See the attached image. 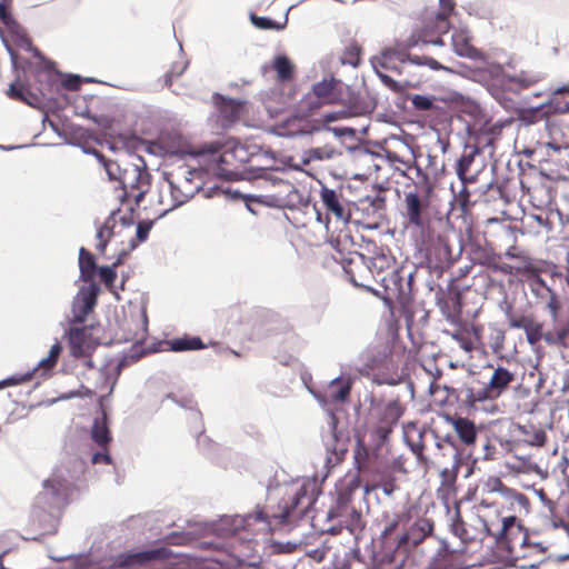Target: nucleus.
I'll return each mask as SVG.
<instances>
[{
    "label": "nucleus",
    "instance_id": "11",
    "mask_svg": "<svg viewBox=\"0 0 569 569\" xmlns=\"http://www.w3.org/2000/svg\"><path fill=\"white\" fill-rule=\"evenodd\" d=\"M147 316L143 310H137L123 323V339L126 341H142L147 336Z\"/></svg>",
    "mask_w": 569,
    "mask_h": 569
},
{
    "label": "nucleus",
    "instance_id": "40",
    "mask_svg": "<svg viewBox=\"0 0 569 569\" xmlns=\"http://www.w3.org/2000/svg\"><path fill=\"white\" fill-rule=\"evenodd\" d=\"M548 307L551 311V315L553 318L557 317V310H558V303L553 296H551L550 301L548 302Z\"/></svg>",
    "mask_w": 569,
    "mask_h": 569
},
{
    "label": "nucleus",
    "instance_id": "32",
    "mask_svg": "<svg viewBox=\"0 0 569 569\" xmlns=\"http://www.w3.org/2000/svg\"><path fill=\"white\" fill-rule=\"evenodd\" d=\"M433 98L423 94H415L411 98L413 107L418 110H430L433 107Z\"/></svg>",
    "mask_w": 569,
    "mask_h": 569
},
{
    "label": "nucleus",
    "instance_id": "17",
    "mask_svg": "<svg viewBox=\"0 0 569 569\" xmlns=\"http://www.w3.org/2000/svg\"><path fill=\"white\" fill-rule=\"evenodd\" d=\"M69 345L72 356H83L92 347L89 330L87 328H71L69 331Z\"/></svg>",
    "mask_w": 569,
    "mask_h": 569
},
{
    "label": "nucleus",
    "instance_id": "20",
    "mask_svg": "<svg viewBox=\"0 0 569 569\" xmlns=\"http://www.w3.org/2000/svg\"><path fill=\"white\" fill-rule=\"evenodd\" d=\"M61 350L62 347L59 342L53 343L49 350L48 356L42 358L31 372L34 373L37 371H41L42 376L50 373L58 362Z\"/></svg>",
    "mask_w": 569,
    "mask_h": 569
},
{
    "label": "nucleus",
    "instance_id": "25",
    "mask_svg": "<svg viewBox=\"0 0 569 569\" xmlns=\"http://www.w3.org/2000/svg\"><path fill=\"white\" fill-rule=\"evenodd\" d=\"M217 103L220 104V113L221 117L224 118L228 122L237 119L240 114L242 106L234 100H226L223 98L220 101L217 100Z\"/></svg>",
    "mask_w": 569,
    "mask_h": 569
},
{
    "label": "nucleus",
    "instance_id": "13",
    "mask_svg": "<svg viewBox=\"0 0 569 569\" xmlns=\"http://www.w3.org/2000/svg\"><path fill=\"white\" fill-rule=\"evenodd\" d=\"M451 44L453 51L465 58L476 59L479 53L470 43V34L466 27L455 29L451 36Z\"/></svg>",
    "mask_w": 569,
    "mask_h": 569
},
{
    "label": "nucleus",
    "instance_id": "34",
    "mask_svg": "<svg viewBox=\"0 0 569 569\" xmlns=\"http://www.w3.org/2000/svg\"><path fill=\"white\" fill-rule=\"evenodd\" d=\"M99 277L108 288H111L117 278V272L113 267H101L99 269Z\"/></svg>",
    "mask_w": 569,
    "mask_h": 569
},
{
    "label": "nucleus",
    "instance_id": "46",
    "mask_svg": "<svg viewBox=\"0 0 569 569\" xmlns=\"http://www.w3.org/2000/svg\"><path fill=\"white\" fill-rule=\"evenodd\" d=\"M319 107V103L311 102L309 111H312L313 109H317Z\"/></svg>",
    "mask_w": 569,
    "mask_h": 569
},
{
    "label": "nucleus",
    "instance_id": "28",
    "mask_svg": "<svg viewBox=\"0 0 569 569\" xmlns=\"http://www.w3.org/2000/svg\"><path fill=\"white\" fill-rule=\"evenodd\" d=\"M202 348L203 345L197 337L176 339L170 342V349L172 351L199 350Z\"/></svg>",
    "mask_w": 569,
    "mask_h": 569
},
{
    "label": "nucleus",
    "instance_id": "54",
    "mask_svg": "<svg viewBox=\"0 0 569 569\" xmlns=\"http://www.w3.org/2000/svg\"><path fill=\"white\" fill-rule=\"evenodd\" d=\"M388 431L387 430H381V437L385 438L387 436Z\"/></svg>",
    "mask_w": 569,
    "mask_h": 569
},
{
    "label": "nucleus",
    "instance_id": "53",
    "mask_svg": "<svg viewBox=\"0 0 569 569\" xmlns=\"http://www.w3.org/2000/svg\"><path fill=\"white\" fill-rule=\"evenodd\" d=\"M567 90H568L567 88H559V89L557 90V93H560V92H563V91H567Z\"/></svg>",
    "mask_w": 569,
    "mask_h": 569
},
{
    "label": "nucleus",
    "instance_id": "18",
    "mask_svg": "<svg viewBox=\"0 0 569 569\" xmlns=\"http://www.w3.org/2000/svg\"><path fill=\"white\" fill-rule=\"evenodd\" d=\"M321 200L326 208L335 214V217L343 222H348L349 214L346 213L343 207L341 206L338 194L335 192V190L329 188H322L321 192Z\"/></svg>",
    "mask_w": 569,
    "mask_h": 569
},
{
    "label": "nucleus",
    "instance_id": "22",
    "mask_svg": "<svg viewBox=\"0 0 569 569\" xmlns=\"http://www.w3.org/2000/svg\"><path fill=\"white\" fill-rule=\"evenodd\" d=\"M333 84V79H325L316 83L312 89V96H308L305 102L309 103V100H311L313 96L317 97L321 102L330 101Z\"/></svg>",
    "mask_w": 569,
    "mask_h": 569
},
{
    "label": "nucleus",
    "instance_id": "27",
    "mask_svg": "<svg viewBox=\"0 0 569 569\" xmlns=\"http://www.w3.org/2000/svg\"><path fill=\"white\" fill-rule=\"evenodd\" d=\"M113 227H114V219L109 218L108 220H106L103 226L98 230V233H97L98 243L96 246L98 251L104 252L107 243L111 239Z\"/></svg>",
    "mask_w": 569,
    "mask_h": 569
},
{
    "label": "nucleus",
    "instance_id": "52",
    "mask_svg": "<svg viewBox=\"0 0 569 569\" xmlns=\"http://www.w3.org/2000/svg\"><path fill=\"white\" fill-rule=\"evenodd\" d=\"M222 523H223V525H229V523H230V518H226V519H223V520H222Z\"/></svg>",
    "mask_w": 569,
    "mask_h": 569
},
{
    "label": "nucleus",
    "instance_id": "36",
    "mask_svg": "<svg viewBox=\"0 0 569 569\" xmlns=\"http://www.w3.org/2000/svg\"><path fill=\"white\" fill-rule=\"evenodd\" d=\"M8 96L14 99H21L29 104H33L32 100L26 97L24 89L18 88L17 84L12 83L8 90Z\"/></svg>",
    "mask_w": 569,
    "mask_h": 569
},
{
    "label": "nucleus",
    "instance_id": "21",
    "mask_svg": "<svg viewBox=\"0 0 569 569\" xmlns=\"http://www.w3.org/2000/svg\"><path fill=\"white\" fill-rule=\"evenodd\" d=\"M407 217L410 223L420 227L421 221V203L416 193L409 192L405 197Z\"/></svg>",
    "mask_w": 569,
    "mask_h": 569
},
{
    "label": "nucleus",
    "instance_id": "4",
    "mask_svg": "<svg viewBox=\"0 0 569 569\" xmlns=\"http://www.w3.org/2000/svg\"><path fill=\"white\" fill-rule=\"evenodd\" d=\"M349 117V112L346 110H339L335 112H328L322 116L321 119L316 120V124L310 128L308 122L301 117L296 116L291 119H288L284 122V129L286 131L282 134L287 136H299V134H306L311 133L312 131H318L321 129L331 131L337 137H345V136H353L355 130L347 127H333L331 128L329 124L339 120L347 119Z\"/></svg>",
    "mask_w": 569,
    "mask_h": 569
},
{
    "label": "nucleus",
    "instance_id": "7",
    "mask_svg": "<svg viewBox=\"0 0 569 569\" xmlns=\"http://www.w3.org/2000/svg\"><path fill=\"white\" fill-rule=\"evenodd\" d=\"M512 380L513 373L503 367H498L493 370L486 387L470 390L469 399L471 402L495 400L501 396Z\"/></svg>",
    "mask_w": 569,
    "mask_h": 569
},
{
    "label": "nucleus",
    "instance_id": "15",
    "mask_svg": "<svg viewBox=\"0 0 569 569\" xmlns=\"http://www.w3.org/2000/svg\"><path fill=\"white\" fill-rule=\"evenodd\" d=\"M409 56L403 50L388 48L385 49L379 56L371 59L373 69H389L396 70L399 63L405 62Z\"/></svg>",
    "mask_w": 569,
    "mask_h": 569
},
{
    "label": "nucleus",
    "instance_id": "16",
    "mask_svg": "<svg viewBox=\"0 0 569 569\" xmlns=\"http://www.w3.org/2000/svg\"><path fill=\"white\" fill-rule=\"evenodd\" d=\"M300 193L290 182H281L280 191L269 197L267 202L273 207H295L300 202Z\"/></svg>",
    "mask_w": 569,
    "mask_h": 569
},
{
    "label": "nucleus",
    "instance_id": "14",
    "mask_svg": "<svg viewBox=\"0 0 569 569\" xmlns=\"http://www.w3.org/2000/svg\"><path fill=\"white\" fill-rule=\"evenodd\" d=\"M69 480L63 470H56L44 480L43 489L46 493L52 495L57 500H64L68 497Z\"/></svg>",
    "mask_w": 569,
    "mask_h": 569
},
{
    "label": "nucleus",
    "instance_id": "23",
    "mask_svg": "<svg viewBox=\"0 0 569 569\" xmlns=\"http://www.w3.org/2000/svg\"><path fill=\"white\" fill-rule=\"evenodd\" d=\"M270 67L276 70L278 78L280 80H288L290 79L292 71H293V64L291 61L283 54H278L273 58Z\"/></svg>",
    "mask_w": 569,
    "mask_h": 569
},
{
    "label": "nucleus",
    "instance_id": "19",
    "mask_svg": "<svg viewBox=\"0 0 569 569\" xmlns=\"http://www.w3.org/2000/svg\"><path fill=\"white\" fill-rule=\"evenodd\" d=\"M452 426L459 438L466 445H472L477 437L476 427L472 421L466 418H458L452 421Z\"/></svg>",
    "mask_w": 569,
    "mask_h": 569
},
{
    "label": "nucleus",
    "instance_id": "29",
    "mask_svg": "<svg viewBox=\"0 0 569 569\" xmlns=\"http://www.w3.org/2000/svg\"><path fill=\"white\" fill-rule=\"evenodd\" d=\"M250 20L254 27L262 29V30H269V29L282 30L288 22V17L286 16L283 22H281V23L276 22L269 18L258 17L254 14L250 16Z\"/></svg>",
    "mask_w": 569,
    "mask_h": 569
},
{
    "label": "nucleus",
    "instance_id": "56",
    "mask_svg": "<svg viewBox=\"0 0 569 569\" xmlns=\"http://www.w3.org/2000/svg\"><path fill=\"white\" fill-rule=\"evenodd\" d=\"M133 173H137L140 177V173H138L137 169H133Z\"/></svg>",
    "mask_w": 569,
    "mask_h": 569
},
{
    "label": "nucleus",
    "instance_id": "8",
    "mask_svg": "<svg viewBox=\"0 0 569 569\" xmlns=\"http://www.w3.org/2000/svg\"><path fill=\"white\" fill-rule=\"evenodd\" d=\"M440 3V12L437 13L435 22L432 24H428L426 27V30L422 34V41L425 43L436 44V46H443L442 39H432L429 38L432 33H446L449 29L448 23V13L452 11L453 4L451 0H439Z\"/></svg>",
    "mask_w": 569,
    "mask_h": 569
},
{
    "label": "nucleus",
    "instance_id": "41",
    "mask_svg": "<svg viewBox=\"0 0 569 569\" xmlns=\"http://www.w3.org/2000/svg\"><path fill=\"white\" fill-rule=\"evenodd\" d=\"M186 63H183L181 67L177 68V67H173L172 70L169 72L168 74V79L170 80L172 76H180L183 70L186 69Z\"/></svg>",
    "mask_w": 569,
    "mask_h": 569
},
{
    "label": "nucleus",
    "instance_id": "9",
    "mask_svg": "<svg viewBox=\"0 0 569 569\" xmlns=\"http://www.w3.org/2000/svg\"><path fill=\"white\" fill-rule=\"evenodd\" d=\"M97 291L93 284L79 290L72 302V316L74 321H84L96 303Z\"/></svg>",
    "mask_w": 569,
    "mask_h": 569
},
{
    "label": "nucleus",
    "instance_id": "1",
    "mask_svg": "<svg viewBox=\"0 0 569 569\" xmlns=\"http://www.w3.org/2000/svg\"><path fill=\"white\" fill-rule=\"evenodd\" d=\"M316 483L311 480H298L286 488L284 498L279 505V511L271 515L257 510L246 517L233 519L234 529L240 526L260 525L259 530H271L274 526L284 523L291 517H302L316 501Z\"/></svg>",
    "mask_w": 569,
    "mask_h": 569
},
{
    "label": "nucleus",
    "instance_id": "5",
    "mask_svg": "<svg viewBox=\"0 0 569 569\" xmlns=\"http://www.w3.org/2000/svg\"><path fill=\"white\" fill-rule=\"evenodd\" d=\"M0 19L6 27V31H2L0 29V37L2 43L4 44L6 49L8 50L11 57L12 66L17 68L18 57L12 44L27 51H34V49L32 48L31 42L24 34L23 30L16 23V21L11 17L10 12L8 11L6 2L0 3Z\"/></svg>",
    "mask_w": 569,
    "mask_h": 569
},
{
    "label": "nucleus",
    "instance_id": "50",
    "mask_svg": "<svg viewBox=\"0 0 569 569\" xmlns=\"http://www.w3.org/2000/svg\"><path fill=\"white\" fill-rule=\"evenodd\" d=\"M561 111H569V103H567L563 108L560 109Z\"/></svg>",
    "mask_w": 569,
    "mask_h": 569
},
{
    "label": "nucleus",
    "instance_id": "33",
    "mask_svg": "<svg viewBox=\"0 0 569 569\" xmlns=\"http://www.w3.org/2000/svg\"><path fill=\"white\" fill-rule=\"evenodd\" d=\"M33 376V372H27L23 375H14L0 381V389L9 386H17L29 381Z\"/></svg>",
    "mask_w": 569,
    "mask_h": 569
},
{
    "label": "nucleus",
    "instance_id": "3",
    "mask_svg": "<svg viewBox=\"0 0 569 569\" xmlns=\"http://www.w3.org/2000/svg\"><path fill=\"white\" fill-rule=\"evenodd\" d=\"M248 161V149L237 142H228L219 151L200 154V162L206 163V171L224 179H233L238 174L239 166Z\"/></svg>",
    "mask_w": 569,
    "mask_h": 569
},
{
    "label": "nucleus",
    "instance_id": "43",
    "mask_svg": "<svg viewBox=\"0 0 569 569\" xmlns=\"http://www.w3.org/2000/svg\"><path fill=\"white\" fill-rule=\"evenodd\" d=\"M501 67L499 64H491L489 67V73L492 76V77H499V74L501 73Z\"/></svg>",
    "mask_w": 569,
    "mask_h": 569
},
{
    "label": "nucleus",
    "instance_id": "45",
    "mask_svg": "<svg viewBox=\"0 0 569 569\" xmlns=\"http://www.w3.org/2000/svg\"><path fill=\"white\" fill-rule=\"evenodd\" d=\"M122 183H123V187H124V188H128L129 186H130L132 189L134 188V184H133V183L128 182L126 177L122 179Z\"/></svg>",
    "mask_w": 569,
    "mask_h": 569
},
{
    "label": "nucleus",
    "instance_id": "10",
    "mask_svg": "<svg viewBox=\"0 0 569 569\" xmlns=\"http://www.w3.org/2000/svg\"><path fill=\"white\" fill-rule=\"evenodd\" d=\"M350 392V382L341 378L331 380L322 393L312 392L322 405L338 403L347 400Z\"/></svg>",
    "mask_w": 569,
    "mask_h": 569
},
{
    "label": "nucleus",
    "instance_id": "26",
    "mask_svg": "<svg viewBox=\"0 0 569 569\" xmlns=\"http://www.w3.org/2000/svg\"><path fill=\"white\" fill-rule=\"evenodd\" d=\"M91 436H92V439L98 445H101V446L108 443V441L110 440L109 430H108V427H107L104 413L102 415L101 418H97L94 420V423H93V427H92V431H91Z\"/></svg>",
    "mask_w": 569,
    "mask_h": 569
},
{
    "label": "nucleus",
    "instance_id": "24",
    "mask_svg": "<svg viewBox=\"0 0 569 569\" xmlns=\"http://www.w3.org/2000/svg\"><path fill=\"white\" fill-rule=\"evenodd\" d=\"M79 267L81 271V277L84 280H91L94 276L96 263L93 257L90 252L86 251L83 248L80 249L79 252Z\"/></svg>",
    "mask_w": 569,
    "mask_h": 569
},
{
    "label": "nucleus",
    "instance_id": "2",
    "mask_svg": "<svg viewBox=\"0 0 569 569\" xmlns=\"http://www.w3.org/2000/svg\"><path fill=\"white\" fill-rule=\"evenodd\" d=\"M516 526V517L509 516L502 519V528L498 542L505 547L508 552V560L512 566L520 569L537 568L540 559L536 557L532 561H526L527 557L541 556L543 550L539 545H527L525 536L517 529L512 538H509V531Z\"/></svg>",
    "mask_w": 569,
    "mask_h": 569
},
{
    "label": "nucleus",
    "instance_id": "48",
    "mask_svg": "<svg viewBox=\"0 0 569 569\" xmlns=\"http://www.w3.org/2000/svg\"><path fill=\"white\" fill-rule=\"evenodd\" d=\"M315 157H317L318 159H321L322 156L320 154L319 150H315Z\"/></svg>",
    "mask_w": 569,
    "mask_h": 569
},
{
    "label": "nucleus",
    "instance_id": "30",
    "mask_svg": "<svg viewBox=\"0 0 569 569\" xmlns=\"http://www.w3.org/2000/svg\"><path fill=\"white\" fill-rule=\"evenodd\" d=\"M408 60L417 66H428L432 70H449L447 67L439 63L437 60L430 58V57H419V56H412L409 57Z\"/></svg>",
    "mask_w": 569,
    "mask_h": 569
},
{
    "label": "nucleus",
    "instance_id": "49",
    "mask_svg": "<svg viewBox=\"0 0 569 569\" xmlns=\"http://www.w3.org/2000/svg\"><path fill=\"white\" fill-rule=\"evenodd\" d=\"M142 193H143L142 191H139L137 194H134V197L137 198V200H138V201H139V200H140V198L142 197Z\"/></svg>",
    "mask_w": 569,
    "mask_h": 569
},
{
    "label": "nucleus",
    "instance_id": "51",
    "mask_svg": "<svg viewBox=\"0 0 569 569\" xmlns=\"http://www.w3.org/2000/svg\"><path fill=\"white\" fill-rule=\"evenodd\" d=\"M535 218H536V220H537L540 224L542 223V221H543V220H542V218H541L540 216H536Z\"/></svg>",
    "mask_w": 569,
    "mask_h": 569
},
{
    "label": "nucleus",
    "instance_id": "42",
    "mask_svg": "<svg viewBox=\"0 0 569 569\" xmlns=\"http://www.w3.org/2000/svg\"><path fill=\"white\" fill-rule=\"evenodd\" d=\"M537 495L539 496V498L543 502V505L547 506L549 508V510L551 511L552 510V502L549 499L546 498L543 491L542 490L537 491Z\"/></svg>",
    "mask_w": 569,
    "mask_h": 569
},
{
    "label": "nucleus",
    "instance_id": "39",
    "mask_svg": "<svg viewBox=\"0 0 569 569\" xmlns=\"http://www.w3.org/2000/svg\"><path fill=\"white\" fill-rule=\"evenodd\" d=\"M64 86L68 89H72V90L77 89L79 87V78L74 77V78H70V79L66 80Z\"/></svg>",
    "mask_w": 569,
    "mask_h": 569
},
{
    "label": "nucleus",
    "instance_id": "55",
    "mask_svg": "<svg viewBox=\"0 0 569 569\" xmlns=\"http://www.w3.org/2000/svg\"><path fill=\"white\" fill-rule=\"evenodd\" d=\"M517 497H518L519 500L523 499V497L521 495H518Z\"/></svg>",
    "mask_w": 569,
    "mask_h": 569
},
{
    "label": "nucleus",
    "instance_id": "35",
    "mask_svg": "<svg viewBox=\"0 0 569 569\" xmlns=\"http://www.w3.org/2000/svg\"><path fill=\"white\" fill-rule=\"evenodd\" d=\"M151 228H152L151 221H142V222L138 223L136 234H137L139 242H143L147 240Z\"/></svg>",
    "mask_w": 569,
    "mask_h": 569
},
{
    "label": "nucleus",
    "instance_id": "6",
    "mask_svg": "<svg viewBox=\"0 0 569 569\" xmlns=\"http://www.w3.org/2000/svg\"><path fill=\"white\" fill-rule=\"evenodd\" d=\"M198 190L199 186H191L190 180L187 178L179 184L166 178L159 182L158 203L164 207V212H168L183 204Z\"/></svg>",
    "mask_w": 569,
    "mask_h": 569
},
{
    "label": "nucleus",
    "instance_id": "31",
    "mask_svg": "<svg viewBox=\"0 0 569 569\" xmlns=\"http://www.w3.org/2000/svg\"><path fill=\"white\" fill-rule=\"evenodd\" d=\"M525 435L527 436L525 441L529 446L542 447L546 442V432L541 429L526 430Z\"/></svg>",
    "mask_w": 569,
    "mask_h": 569
},
{
    "label": "nucleus",
    "instance_id": "44",
    "mask_svg": "<svg viewBox=\"0 0 569 569\" xmlns=\"http://www.w3.org/2000/svg\"><path fill=\"white\" fill-rule=\"evenodd\" d=\"M366 453V449L361 446L358 447L357 451H356V459H359L362 455Z\"/></svg>",
    "mask_w": 569,
    "mask_h": 569
},
{
    "label": "nucleus",
    "instance_id": "38",
    "mask_svg": "<svg viewBox=\"0 0 569 569\" xmlns=\"http://www.w3.org/2000/svg\"><path fill=\"white\" fill-rule=\"evenodd\" d=\"M110 461V458L108 455L106 453H96L93 457H92V462L93 463H100V462H109Z\"/></svg>",
    "mask_w": 569,
    "mask_h": 569
},
{
    "label": "nucleus",
    "instance_id": "37",
    "mask_svg": "<svg viewBox=\"0 0 569 569\" xmlns=\"http://www.w3.org/2000/svg\"><path fill=\"white\" fill-rule=\"evenodd\" d=\"M377 74L379 76V78L381 79V81L388 86L389 88H391L392 90L395 91H400L402 88L401 86L396 82L395 80H392L389 76L382 73L379 69H375Z\"/></svg>",
    "mask_w": 569,
    "mask_h": 569
},
{
    "label": "nucleus",
    "instance_id": "12",
    "mask_svg": "<svg viewBox=\"0 0 569 569\" xmlns=\"http://www.w3.org/2000/svg\"><path fill=\"white\" fill-rule=\"evenodd\" d=\"M168 556L169 552L164 548L151 549L120 556L119 565L122 567L143 566L152 561L166 559Z\"/></svg>",
    "mask_w": 569,
    "mask_h": 569
},
{
    "label": "nucleus",
    "instance_id": "47",
    "mask_svg": "<svg viewBox=\"0 0 569 569\" xmlns=\"http://www.w3.org/2000/svg\"><path fill=\"white\" fill-rule=\"evenodd\" d=\"M528 340H529L531 343H535L536 338H535V336H533V335L529 333V335H528Z\"/></svg>",
    "mask_w": 569,
    "mask_h": 569
}]
</instances>
